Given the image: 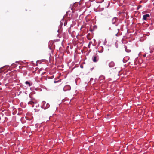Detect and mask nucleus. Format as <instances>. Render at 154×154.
Here are the masks:
<instances>
[{
  "instance_id": "nucleus-4",
  "label": "nucleus",
  "mask_w": 154,
  "mask_h": 154,
  "mask_svg": "<svg viewBox=\"0 0 154 154\" xmlns=\"http://www.w3.org/2000/svg\"><path fill=\"white\" fill-rule=\"evenodd\" d=\"M117 20V18L116 17L113 18L112 20V23L114 24L115 22Z\"/></svg>"
},
{
  "instance_id": "nucleus-1",
  "label": "nucleus",
  "mask_w": 154,
  "mask_h": 154,
  "mask_svg": "<svg viewBox=\"0 0 154 154\" xmlns=\"http://www.w3.org/2000/svg\"><path fill=\"white\" fill-rule=\"evenodd\" d=\"M48 46L50 49L52 50H54L55 48L54 42L52 41H50L48 43Z\"/></svg>"
},
{
  "instance_id": "nucleus-9",
  "label": "nucleus",
  "mask_w": 154,
  "mask_h": 154,
  "mask_svg": "<svg viewBox=\"0 0 154 154\" xmlns=\"http://www.w3.org/2000/svg\"><path fill=\"white\" fill-rule=\"evenodd\" d=\"M42 103L43 104L44 107H45V104L46 103L45 102V101H43L42 102Z\"/></svg>"
},
{
  "instance_id": "nucleus-12",
  "label": "nucleus",
  "mask_w": 154,
  "mask_h": 154,
  "mask_svg": "<svg viewBox=\"0 0 154 154\" xmlns=\"http://www.w3.org/2000/svg\"><path fill=\"white\" fill-rule=\"evenodd\" d=\"M102 48L103 49V48L102 47Z\"/></svg>"
},
{
  "instance_id": "nucleus-13",
  "label": "nucleus",
  "mask_w": 154,
  "mask_h": 154,
  "mask_svg": "<svg viewBox=\"0 0 154 154\" xmlns=\"http://www.w3.org/2000/svg\"><path fill=\"white\" fill-rule=\"evenodd\" d=\"M117 35V33H116V35Z\"/></svg>"
},
{
  "instance_id": "nucleus-11",
  "label": "nucleus",
  "mask_w": 154,
  "mask_h": 154,
  "mask_svg": "<svg viewBox=\"0 0 154 154\" xmlns=\"http://www.w3.org/2000/svg\"><path fill=\"white\" fill-rule=\"evenodd\" d=\"M81 68H83V66L82 65H80V66Z\"/></svg>"
},
{
  "instance_id": "nucleus-2",
  "label": "nucleus",
  "mask_w": 154,
  "mask_h": 154,
  "mask_svg": "<svg viewBox=\"0 0 154 154\" xmlns=\"http://www.w3.org/2000/svg\"><path fill=\"white\" fill-rule=\"evenodd\" d=\"M150 17V15L149 14H146L145 15H144L143 16V19L145 20H146L148 17Z\"/></svg>"
},
{
  "instance_id": "nucleus-6",
  "label": "nucleus",
  "mask_w": 154,
  "mask_h": 154,
  "mask_svg": "<svg viewBox=\"0 0 154 154\" xmlns=\"http://www.w3.org/2000/svg\"><path fill=\"white\" fill-rule=\"evenodd\" d=\"M97 57L96 56H94L93 58V61L94 62H96L97 61Z\"/></svg>"
},
{
  "instance_id": "nucleus-8",
  "label": "nucleus",
  "mask_w": 154,
  "mask_h": 154,
  "mask_svg": "<svg viewBox=\"0 0 154 154\" xmlns=\"http://www.w3.org/2000/svg\"><path fill=\"white\" fill-rule=\"evenodd\" d=\"M49 106H50V105H49V104L48 103H47L46 104V106L45 107V108H49Z\"/></svg>"
},
{
  "instance_id": "nucleus-3",
  "label": "nucleus",
  "mask_w": 154,
  "mask_h": 154,
  "mask_svg": "<svg viewBox=\"0 0 154 154\" xmlns=\"http://www.w3.org/2000/svg\"><path fill=\"white\" fill-rule=\"evenodd\" d=\"M109 66L110 67H113L114 66V63L113 61L109 63Z\"/></svg>"
},
{
  "instance_id": "nucleus-10",
  "label": "nucleus",
  "mask_w": 154,
  "mask_h": 154,
  "mask_svg": "<svg viewBox=\"0 0 154 154\" xmlns=\"http://www.w3.org/2000/svg\"><path fill=\"white\" fill-rule=\"evenodd\" d=\"M60 81H61V80H58V81H54V82L55 83H57V82H60Z\"/></svg>"
},
{
  "instance_id": "nucleus-5",
  "label": "nucleus",
  "mask_w": 154,
  "mask_h": 154,
  "mask_svg": "<svg viewBox=\"0 0 154 154\" xmlns=\"http://www.w3.org/2000/svg\"><path fill=\"white\" fill-rule=\"evenodd\" d=\"M28 104H30L32 105V107H33L34 106V103L33 102L31 101L28 102Z\"/></svg>"
},
{
  "instance_id": "nucleus-7",
  "label": "nucleus",
  "mask_w": 154,
  "mask_h": 154,
  "mask_svg": "<svg viewBox=\"0 0 154 154\" xmlns=\"http://www.w3.org/2000/svg\"><path fill=\"white\" fill-rule=\"evenodd\" d=\"M25 83L27 85H28L29 86H30L31 85L30 84V82L28 81H26Z\"/></svg>"
}]
</instances>
